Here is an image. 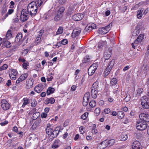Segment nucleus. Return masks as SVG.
Instances as JSON below:
<instances>
[{
	"label": "nucleus",
	"instance_id": "obj_51",
	"mask_svg": "<svg viewBox=\"0 0 149 149\" xmlns=\"http://www.w3.org/2000/svg\"><path fill=\"white\" fill-rule=\"evenodd\" d=\"M79 130L81 134H83L84 132V127L83 126H81L79 127Z\"/></svg>",
	"mask_w": 149,
	"mask_h": 149
},
{
	"label": "nucleus",
	"instance_id": "obj_63",
	"mask_svg": "<svg viewBox=\"0 0 149 149\" xmlns=\"http://www.w3.org/2000/svg\"><path fill=\"white\" fill-rule=\"evenodd\" d=\"M88 102V101H86L85 100H83V104L84 106H86L87 105Z\"/></svg>",
	"mask_w": 149,
	"mask_h": 149
},
{
	"label": "nucleus",
	"instance_id": "obj_14",
	"mask_svg": "<svg viewBox=\"0 0 149 149\" xmlns=\"http://www.w3.org/2000/svg\"><path fill=\"white\" fill-rule=\"evenodd\" d=\"M84 15L82 14H77L72 16V19L74 21H77L81 20L84 17Z\"/></svg>",
	"mask_w": 149,
	"mask_h": 149
},
{
	"label": "nucleus",
	"instance_id": "obj_24",
	"mask_svg": "<svg viewBox=\"0 0 149 149\" xmlns=\"http://www.w3.org/2000/svg\"><path fill=\"white\" fill-rule=\"evenodd\" d=\"M96 27V25L93 23H92L88 24L86 26V29L88 31H91L92 29H95Z\"/></svg>",
	"mask_w": 149,
	"mask_h": 149
},
{
	"label": "nucleus",
	"instance_id": "obj_39",
	"mask_svg": "<svg viewBox=\"0 0 149 149\" xmlns=\"http://www.w3.org/2000/svg\"><path fill=\"white\" fill-rule=\"evenodd\" d=\"M107 143L108 145L109 146H111L113 145L115 143V141L114 139H112L109 140H107Z\"/></svg>",
	"mask_w": 149,
	"mask_h": 149
},
{
	"label": "nucleus",
	"instance_id": "obj_7",
	"mask_svg": "<svg viewBox=\"0 0 149 149\" xmlns=\"http://www.w3.org/2000/svg\"><path fill=\"white\" fill-rule=\"evenodd\" d=\"M1 105L2 109L4 111L8 110L10 107V104L5 100H3L1 101Z\"/></svg>",
	"mask_w": 149,
	"mask_h": 149
},
{
	"label": "nucleus",
	"instance_id": "obj_26",
	"mask_svg": "<svg viewBox=\"0 0 149 149\" xmlns=\"http://www.w3.org/2000/svg\"><path fill=\"white\" fill-rule=\"evenodd\" d=\"M144 9H141V10H138L137 13V17L139 19H140L144 14Z\"/></svg>",
	"mask_w": 149,
	"mask_h": 149
},
{
	"label": "nucleus",
	"instance_id": "obj_34",
	"mask_svg": "<svg viewBox=\"0 0 149 149\" xmlns=\"http://www.w3.org/2000/svg\"><path fill=\"white\" fill-rule=\"evenodd\" d=\"M120 140L123 141L126 140L127 138V136L125 133H123L120 136Z\"/></svg>",
	"mask_w": 149,
	"mask_h": 149
},
{
	"label": "nucleus",
	"instance_id": "obj_33",
	"mask_svg": "<svg viewBox=\"0 0 149 149\" xmlns=\"http://www.w3.org/2000/svg\"><path fill=\"white\" fill-rule=\"evenodd\" d=\"M7 8H8L7 6H6L5 4L4 5L2 8V9H1V13L2 14H4L5 13H6V12L7 11Z\"/></svg>",
	"mask_w": 149,
	"mask_h": 149
},
{
	"label": "nucleus",
	"instance_id": "obj_41",
	"mask_svg": "<svg viewBox=\"0 0 149 149\" xmlns=\"http://www.w3.org/2000/svg\"><path fill=\"white\" fill-rule=\"evenodd\" d=\"M63 27L61 26L59 27L56 33V35L61 34L63 32Z\"/></svg>",
	"mask_w": 149,
	"mask_h": 149
},
{
	"label": "nucleus",
	"instance_id": "obj_11",
	"mask_svg": "<svg viewBox=\"0 0 149 149\" xmlns=\"http://www.w3.org/2000/svg\"><path fill=\"white\" fill-rule=\"evenodd\" d=\"M46 133L49 135H52L54 136H56L58 135V133H57L54 134V133L56 132V131L54 130L51 126H47L46 129Z\"/></svg>",
	"mask_w": 149,
	"mask_h": 149
},
{
	"label": "nucleus",
	"instance_id": "obj_62",
	"mask_svg": "<svg viewBox=\"0 0 149 149\" xmlns=\"http://www.w3.org/2000/svg\"><path fill=\"white\" fill-rule=\"evenodd\" d=\"M65 0H59L58 2L59 3L63 4L65 3Z\"/></svg>",
	"mask_w": 149,
	"mask_h": 149
},
{
	"label": "nucleus",
	"instance_id": "obj_22",
	"mask_svg": "<svg viewBox=\"0 0 149 149\" xmlns=\"http://www.w3.org/2000/svg\"><path fill=\"white\" fill-rule=\"evenodd\" d=\"M22 33H19L17 35L15 41L16 42H18L21 43L23 41L22 38Z\"/></svg>",
	"mask_w": 149,
	"mask_h": 149
},
{
	"label": "nucleus",
	"instance_id": "obj_4",
	"mask_svg": "<svg viewBox=\"0 0 149 149\" xmlns=\"http://www.w3.org/2000/svg\"><path fill=\"white\" fill-rule=\"evenodd\" d=\"M141 104L144 108H149V99L146 96H143L141 99Z\"/></svg>",
	"mask_w": 149,
	"mask_h": 149
},
{
	"label": "nucleus",
	"instance_id": "obj_21",
	"mask_svg": "<svg viewBox=\"0 0 149 149\" xmlns=\"http://www.w3.org/2000/svg\"><path fill=\"white\" fill-rule=\"evenodd\" d=\"M33 81L32 79H29L26 82V87L27 89H29L33 87Z\"/></svg>",
	"mask_w": 149,
	"mask_h": 149
},
{
	"label": "nucleus",
	"instance_id": "obj_32",
	"mask_svg": "<svg viewBox=\"0 0 149 149\" xmlns=\"http://www.w3.org/2000/svg\"><path fill=\"white\" fill-rule=\"evenodd\" d=\"M24 102L22 106V107H24L25 106L27 105L29 103V101L28 99L27 98H24L23 99Z\"/></svg>",
	"mask_w": 149,
	"mask_h": 149
},
{
	"label": "nucleus",
	"instance_id": "obj_44",
	"mask_svg": "<svg viewBox=\"0 0 149 149\" xmlns=\"http://www.w3.org/2000/svg\"><path fill=\"white\" fill-rule=\"evenodd\" d=\"M90 60V58L89 56H86L85 57L83 61V62L84 63H85L89 61Z\"/></svg>",
	"mask_w": 149,
	"mask_h": 149
},
{
	"label": "nucleus",
	"instance_id": "obj_64",
	"mask_svg": "<svg viewBox=\"0 0 149 149\" xmlns=\"http://www.w3.org/2000/svg\"><path fill=\"white\" fill-rule=\"evenodd\" d=\"M92 138V137L90 136H88L86 137V139L88 141H91Z\"/></svg>",
	"mask_w": 149,
	"mask_h": 149
},
{
	"label": "nucleus",
	"instance_id": "obj_15",
	"mask_svg": "<svg viewBox=\"0 0 149 149\" xmlns=\"http://www.w3.org/2000/svg\"><path fill=\"white\" fill-rule=\"evenodd\" d=\"M112 49L111 48L107 49L104 54V57L105 60H107L111 57Z\"/></svg>",
	"mask_w": 149,
	"mask_h": 149
},
{
	"label": "nucleus",
	"instance_id": "obj_20",
	"mask_svg": "<svg viewBox=\"0 0 149 149\" xmlns=\"http://www.w3.org/2000/svg\"><path fill=\"white\" fill-rule=\"evenodd\" d=\"M61 144V142L59 140H55L52 145V148L55 149L58 148Z\"/></svg>",
	"mask_w": 149,
	"mask_h": 149
},
{
	"label": "nucleus",
	"instance_id": "obj_10",
	"mask_svg": "<svg viewBox=\"0 0 149 149\" xmlns=\"http://www.w3.org/2000/svg\"><path fill=\"white\" fill-rule=\"evenodd\" d=\"M29 15V14L26 10H23L20 17V20L22 22L26 21L28 19Z\"/></svg>",
	"mask_w": 149,
	"mask_h": 149
},
{
	"label": "nucleus",
	"instance_id": "obj_40",
	"mask_svg": "<svg viewBox=\"0 0 149 149\" xmlns=\"http://www.w3.org/2000/svg\"><path fill=\"white\" fill-rule=\"evenodd\" d=\"M3 44L4 46L7 48L10 47L11 46V43L8 41H5Z\"/></svg>",
	"mask_w": 149,
	"mask_h": 149
},
{
	"label": "nucleus",
	"instance_id": "obj_43",
	"mask_svg": "<svg viewBox=\"0 0 149 149\" xmlns=\"http://www.w3.org/2000/svg\"><path fill=\"white\" fill-rule=\"evenodd\" d=\"M37 104V102L35 99H32L31 101V106L32 107H35Z\"/></svg>",
	"mask_w": 149,
	"mask_h": 149
},
{
	"label": "nucleus",
	"instance_id": "obj_3",
	"mask_svg": "<svg viewBox=\"0 0 149 149\" xmlns=\"http://www.w3.org/2000/svg\"><path fill=\"white\" fill-rule=\"evenodd\" d=\"M98 86L97 83H94L92 87L91 95L93 98H96L97 96Z\"/></svg>",
	"mask_w": 149,
	"mask_h": 149
},
{
	"label": "nucleus",
	"instance_id": "obj_48",
	"mask_svg": "<svg viewBox=\"0 0 149 149\" xmlns=\"http://www.w3.org/2000/svg\"><path fill=\"white\" fill-rule=\"evenodd\" d=\"M61 45H65L68 43V40L66 39H64L60 41Z\"/></svg>",
	"mask_w": 149,
	"mask_h": 149
},
{
	"label": "nucleus",
	"instance_id": "obj_49",
	"mask_svg": "<svg viewBox=\"0 0 149 149\" xmlns=\"http://www.w3.org/2000/svg\"><path fill=\"white\" fill-rule=\"evenodd\" d=\"M100 112V109L99 108H96L95 110V112L97 115H99Z\"/></svg>",
	"mask_w": 149,
	"mask_h": 149
},
{
	"label": "nucleus",
	"instance_id": "obj_13",
	"mask_svg": "<svg viewBox=\"0 0 149 149\" xmlns=\"http://www.w3.org/2000/svg\"><path fill=\"white\" fill-rule=\"evenodd\" d=\"M142 146L140 142L136 141L132 143V149H142Z\"/></svg>",
	"mask_w": 149,
	"mask_h": 149
},
{
	"label": "nucleus",
	"instance_id": "obj_29",
	"mask_svg": "<svg viewBox=\"0 0 149 149\" xmlns=\"http://www.w3.org/2000/svg\"><path fill=\"white\" fill-rule=\"evenodd\" d=\"M125 116L124 113L121 111H119L118 112V117L119 119H122L124 118Z\"/></svg>",
	"mask_w": 149,
	"mask_h": 149
},
{
	"label": "nucleus",
	"instance_id": "obj_12",
	"mask_svg": "<svg viewBox=\"0 0 149 149\" xmlns=\"http://www.w3.org/2000/svg\"><path fill=\"white\" fill-rule=\"evenodd\" d=\"M139 117L141 120L143 122H149V115L144 113H142L140 114L139 115Z\"/></svg>",
	"mask_w": 149,
	"mask_h": 149
},
{
	"label": "nucleus",
	"instance_id": "obj_23",
	"mask_svg": "<svg viewBox=\"0 0 149 149\" xmlns=\"http://www.w3.org/2000/svg\"><path fill=\"white\" fill-rule=\"evenodd\" d=\"M81 32V30L80 29H74L72 36V38H75L78 36Z\"/></svg>",
	"mask_w": 149,
	"mask_h": 149
},
{
	"label": "nucleus",
	"instance_id": "obj_53",
	"mask_svg": "<svg viewBox=\"0 0 149 149\" xmlns=\"http://www.w3.org/2000/svg\"><path fill=\"white\" fill-rule=\"evenodd\" d=\"M36 2L39 6H40L43 3L42 0H36Z\"/></svg>",
	"mask_w": 149,
	"mask_h": 149
},
{
	"label": "nucleus",
	"instance_id": "obj_1",
	"mask_svg": "<svg viewBox=\"0 0 149 149\" xmlns=\"http://www.w3.org/2000/svg\"><path fill=\"white\" fill-rule=\"evenodd\" d=\"M37 4H38L36 1H33L29 3L27 6V12L32 17L35 16L37 13L38 8Z\"/></svg>",
	"mask_w": 149,
	"mask_h": 149
},
{
	"label": "nucleus",
	"instance_id": "obj_25",
	"mask_svg": "<svg viewBox=\"0 0 149 149\" xmlns=\"http://www.w3.org/2000/svg\"><path fill=\"white\" fill-rule=\"evenodd\" d=\"M108 146L107 141L105 140L100 143L99 145V147L100 149H104L106 148Z\"/></svg>",
	"mask_w": 149,
	"mask_h": 149
},
{
	"label": "nucleus",
	"instance_id": "obj_27",
	"mask_svg": "<svg viewBox=\"0 0 149 149\" xmlns=\"http://www.w3.org/2000/svg\"><path fill=\"white\" fill-rule=\"evenodd\" d=\"M55 89L54 88L49 87H48L47 90L46 94L47 95H49L52 94L54 93Z\"/></svg>",
	"mask_w": 149,
	"mask_h": 149
},
{
	"label": "nucleus",
	"instance_id": "obj_54",
	"mask_svg": "<svg viewBox=\"0 0 149 149\" xmlns=\"http://www.w3.org/2000/svg\"><path fill=\"white\" fill-rule=\"evenodd\" d=\"M104 112L106 114H109L110 112V110L109 109L107 108L104 109Z\"/></svg>",
	"mask_w": 149,
	"mask_h": 149
},
{
	"label": "nucleus",
	"instance_id": "obj_42",
	"mask_svg": "<svg viewBox=\"0 0 149 149\" xmlns=\"http://www.w3.org/2000/svg\"><path fill=\"white\" fill-rule=\"evenodd\" d=\"M61 17L62 16H61V15H59L56 13V15L54 17V19L56 21H58L60 19Z\"/></svg>",
	"mask_w": 149,
	"mask_h": 149
},
{
	"label": "nucleus",
	"instance_id": "obj_31",
	"mask_svg": "<svg viewBox=\"0 0 149 149\" xmlns=\"http://www.w3.org/2000/svg\"><path fill=\"white\" fill-rule=\"evenodd\" d=\"M12 37V34L10 30H9L7 31L6 36V39L8 40Z\"/></svg>",
	"mask_w": 149,
	"mask_h": 149
},
{
	"label": "nucleus",
	"instance_id": "obj_8",
	"mask_svg": "<svg viewBox=\"0 0 149 149\" xmlns=\"http://www.w3.org/2000/svg\"><path fill=\"white\" fill-rule=\"evenodd\" d=\"M98 67L97 63H94L92 64L88 69V74L89 76L93 75L95 72Z\"/></svg>",
	"mask_w": 149,
	"mask_h": 149
},
{
	"label": "nucleus",
	"instance_id": "obj_46",
	"mask_svg": "<svg viewBox=\"0 0 149 149\" xmlns=\"http://www.w3.org/2000/svg\"><path fill=\"white\" fill-rule=\"evenodd\" d=\"M88 115V113L87 112H86L81 116V118L83 120H85L87 118Z\"/></svg>",
	"mask_w": 149,
	"mask_h": 149
},
{
	"label": "nucleus",
	"instance_id": "obj_56",
	"mask_svg": "<svg viewBox=\"0 0 149 149\" xmlns=\"http://www.w3.org/2000/svg\"><path fill=\"white\" fill-rule=\"evenodd\" d=\"M77 88V86L74 85H72L71 88L70 90L71 91H75Z\"/></svg>",
	"mask_w": 149,
	"mask_h": 149
},
{
	"label": "nucleus",
	"instance_id": "obj_9",
	"mask_svg": "<svg viewBox=\"0 0 149 149\" xmlns=\"http://www.w3.org/2000/svg\"><path fill=\"white\" fill-rule=\"evenodd\" d=\"M144 38V35L143 34H140L138 37L137 39L134 41V43H132V47L134 49L135 48V46H137V44L141 42Z\"/></svg>",
	"mask_w": 149,
	"mask_h": 149
},
{
	"label": "nucleus",
	"instance_id": "obj_60",
	"mask_svg": "<svg viewBox=\"0 0 149 149\" xmlns=\"http://www.w3.org/2000/svg\"><path fill=\"white\" fill-rule=\"evenodd\" d=\"M18 60L19 61L23 63H24V62H25L26 61L24 59L21 58H19L18 59Z\"/></svg>",
	"mask_w": 149,
	"mask_h": 149
},
{
	"label": "nucleus",
	"instance_id": "obj_18",
	"mask_svg": "<svg viewBox=\"0 0 149 149\" xmlns=\"http://www.w3.org/2000/svg\"><path fill=\"white\" fill-rule=\"evenodd\" d=\"M142 25L138 24L136 27V28L134 31H133L132 34L133 36H136L139 33L140 31L142 28Z\"/></svg>",
	"mask_w": 149,
	"mask_h": 149
},
{
	"label": "nucleus",
	"instance_id": "obj_2",
	"mask_svg": "<svg viewBox=\"0 0 149 149\" xmlns=\"http://www.w3.org/2000/svg\"><path fill=\"white\" fill-rule=\"evenodd\" d=\"M112 26V23H111L107 26L99 28L98 30V32L101 34H106L110 30Z\"/></svg>",
	"mask_w": 149,
	"mask_h": 149
},
{
	"label": "nucleus",
	"instance_id": "obj_50",
	"mask_svg": "<svg viewBox=\"0 0 149 149\" xmlns=\"http://www.w3.org/2000/svg\"><path fill=\"white\" fill-rule=\"evenodd\" d=\"M143 91V89L141 88H140L138 89L137 90V93L139 95H140Z\"/></svg>",
	"mask_w": 149,
	"mask_h": 149
},
{
	"label": "nucleus",
	"instance_id": "obj_17",
	"mask_svg": "<svg viewBox=\"0 0 149 149\" xmlns=\"http://www.w3.org/2000/svg\"><path fill=\"white\" fill-rule=\"evenodd\" d=\"M28 76V74L27 73L23 74H22L16 81L17 84H19L20 82L25 80Z\"/></svg>",
	"mask_w": 149,
	"mask_h": 149
},
{
	"label": "nucleus",
	"instance_id": "obj_30",
	"mask_svg": "<svg viewBox=\"0 0 149 149\" xmlns=\"http://www.w3.org/2000/svg\"><path fill=\"white\" fill-rule=\"evenodd\" d=\"M96 128V125L95 124H93L92 125V129L91 130V132L93 134H96L97 132V131Z\"/></svg>",
	"mask_w": 149,
	"mask_h": 149
},
{
	"label": "nucleus",
	"instance_id": "obj_45",
	"mask_svg": "<svg viewBox=\"0 0 149 149\" xmlns=\"http://www.w3.org/2000/svg\"><path fill=\"white\" fill-rule=\"evenodd\" d=\"M89 105L92 107H93L96 105V103L95 101L92 100L89 103Z\"/></svg>",
	"mask_w": 149,
	"mask_h": 149
},
{
	"label": "nucleus",
	"instance_id": "obj_37",
	"mask_svg": "<svg viewBox=\"0 0 149 149\" xmlns=\"http://www.w3.org/2000/svg\"><path fill=\"white\" fill-rule=\"evenodd\" d=\"M90 93L88 92L86 93L84 95L83 100H85L86 101H88V100L89 98Z\"/></svg>",
	"mask_w": 149,
	"mask_h": 149
},
{
	"label": "nucleus",
	"instance_id": "obj_61",
	"mask_svg": "<svg viewBox=\"0 0 149 149\" xmlns=\"http://www.w3.org/2000/svg\"><path fill=\"white\" fill-rule=\"evenodd\" d=\"M18 130L17 127L16 126L13 127V130L16 133H17Z\"/></svg>",
	"mask_w": 149,
	"mask_h": 149
},
{
	"label": "nucleus",
	"instance_id": "obj_47",
	"mask_svg": "<svg viewBox=\"0 0 149 149\" xmlns=\"http://www.w3.org/2000/svg\"><path fill=\"white\" fill-rule=\"evenodd\" d=\"M8 68V65L7 64H4L0 68V70H2L6 69Z\"/></svg>",
	"mask_w": 149,
	"mask_h": 149
},
{
	"label": "nucleus",
	"instance_id": "obj_58",
	"mask_svg": "<svg viewBox=\"0 0 149 149\" xmlns=\"http://www.w3.org/2000/svg\"><path fill=\"white\" fill-rule=\"evenodd\" d=\"M47 114L45 113H42L41 115V117L42 118H45L47 116Z\"/></svg>",
	"mask_w": 149,
	"mask_h": 149
},
{
	"label": "nucleus",
	"instance_id": "obj_59",
	"mask_svg": "<svg viewBox=\"0 0 149 149\" xmlns=\"http://www.w3.org/2000/svg\"><path fill=\"white\" fill-rule=\"evenodd\" d=\"M118 112L117 113L116 111H112V112H111V115H112L113 116H116L117 115H118Z\"/></svg>",
	"mask_w": 149,
	"mask_h": 149
},
{
	"label": "nucleus",
	"instance_id": "obj_36",
	"mask_svg": "<svg viewBox=\"0 0 149 149\" xmlns=\"http://www.w3.org/2000/svg\"><path fill=\"white\" fill-rule=\"evenodd\" d=\"M14 12V10L13 9H9L8 12L3 16L4 18H6L9 15L11 14Z\"/></svg>",
	"mask_w": 149,
	"mask_h": 149
},
{
	"label": "nucleus",
	"instance_id": "obj_52",
	"mask_svg": "<svg viewBox=\"0 0 149 149\" xmlns=\"http://www.w3.org/2000/svg\"><path fill=\"white\" fill-rule=\"evenodd\" d=\"M48 99L50 102V104H53L55 100L54 99V98L51 97L50 98Z\"/></svg>",
	"mask_w": 149,
	"mask_h": 149
},
{
	"label": "nucleus",
	"instance_id": "obj_35",
	"mask_svg": "<svg viewBox=\"0 0 149 149\" xmlns=\"http://www.w3.org/2000/svg\"><path fill=\"white\" fill-rule=\"evenodd\" d=\"M117 83V80L116 78H113L110 81V84L111 86H114Z\"/></svg>",
	"mask_w": 149,
	"mask_h": 149
},
{
	"label": "nucleus",
	"instance_id": "obj_38",
	"mask_svg": "<svg viewBox=\"0 0 149 149\" xmlns=\"http://www.w3.org/2000/svg\"><path fill=\"white\" fill-rule=\"evenodd\" d=\"M29 65V63L27 61H26L22 65V66L23 68L24 69L27 70L28 68V67Z\"/></svg>",
	"mask_w": 149,
	"mask_h": 149
},
{
	"label": "nucleus",
	"instance_id": "obj_5",
	"mask_svg": "<svg viewBox=\"0 0 149 149\" xmlns=\"http://www.w3.org/2000/svg\"><path fill=\"white\" fill-rule=\"evenodd\" d=\"M147 125L146 122L141 121L138 122L136 124V128L138 130L143 131L147 127Z\"/></svg>",
	"mask_w": 149,
	"mask_h": 149
},
{
	"label": "nucleus",
	"instance_id": "obj_55",
	"mask_svg": "<svg viewBox=\"0 0 149 149\" xmlns=\"http://www.w3.org/2000/svg\"><path fill=\"white\" fill-rule=\"evenodd\" d=\"M61 45V42H58L56 44L54 45L53 46L54 47V46H55L56 47L58 48L60 47Z\"/></svg>",
	"mask_w": 149,
	"mask_h": 149
},
{
	"label": "nucleus",
	"instance_id": "obj_19",
	"mask_svg": "<svg viewBox=\"0 0 149 149\" xmlns=\"http://www.w3.org/2000/svg\"><path fill=\"white\" fill-rule=\"evenodd\" d=\"M43 89V85L41 84H39L34 88V91L38 93H40Z\"/></svg>",
	"mask_w": 149,
	"mask_h": 149
},
{
	"label": "nucleus",
	"instance_id": "obj_16",
	"mask_svg": "<svg viewBox=\"0 0 149 149\" xmlns=\"http://www.w3.org/2000/svg\"><path fill=\"white\" fill-rule=\"evenodd\" d=\"M17 74V71L16 70L12 69L9 73L10 78L14 80L15 79Z\"/></svg>",
	"mask_w": 149,
	"mask_h": 149
},
{
	"label": "nucleus",
	"instance_id": "obj_28",
	"mask_svg": "<svg viewBox=\"0 0 149 149\" xmlns=\"http://www.w3.org/2000/svg\"><path fill=\"white\" fill-rule=\"evenodd\" d=\"M65 10V8L63 7H61L58 10L56 13L59 15H61V16H62V15Z\"/></svg>",
	"mask_w": 149,
	"mask_h": 149
},
{
	"label": "nucleus",
	"instance_id": "obj_57",
	"mask_svg": "<svg viewBox=\"0 0 149 149\" xmlns=\"http://www.w3.org/2000/svg\"><path fill=\"white\" fill-rule=\"evenodd\" d=\"M8 123V122L7 121L5 120L3 122H2L0 123V124L2 126L5 125H7Z\"/></svg>",
	"mask_w": 149,
	"mask_h": 149
},
{
	"label": "nucleus",
	"instance_id": "obj_6",
	"mask_svg": "<svg viewBox=\"0 0 149 149\" xmlns=\"http://www.w3.org/2000/svg\"><path fill=\"white\" fill-rule=\"evenodd\" d=\"M114 60H112L109 63L104 72V76H107L109 74L111 70L114 65Z\"/></svg>",
	"mask_w": 149,
	"mask_h": 149
}]
</instances>
